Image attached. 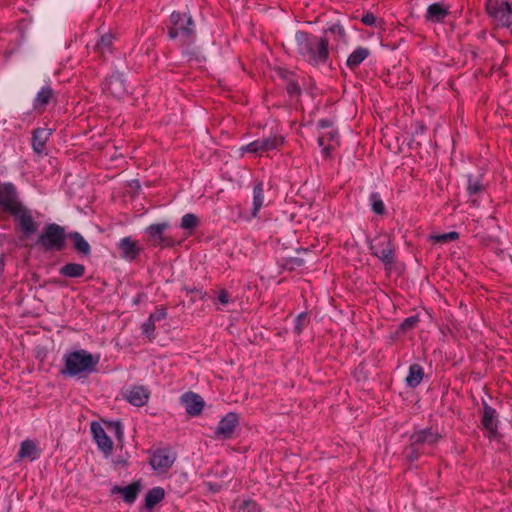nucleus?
Returning a JSON list of instances; mask_svg holds the SVG:
<instances>
[{"mask_svg":"<svg viewBox=\"0 0 512 512\" xmlns=\"http://www.w3.org/2000/svg\"><path fill=\"white\" fill-rule=\"evenodd\" d=\"M264 188L263 183L259 182L257 183L253 188V200H252V210L250 214H242L241 217L246 220L250 221L251 219L257 217L259 211L264 206Z\"/></svg>","mask_w":512,"mask_h":512,"instance_id":"dca6fc26","label":"nucleus"},{"mask_svg":"<svg viewBox=\"0 0 512 512\" xmlns=\"http://www.w3.org/2000/svg\"><path fill=\"white\" fill-rule=\"evenodd\" d=\"M458 238H459V234L457 232H455V231H451V232H447V233H443V234H436V235H431L430 236V239L433 242L441 243V244L455 241Z\"/></svg>","mask_w":512,"mask_h":512,"instance_id":"473e14b6","label":"nucleus"},{"mask_svg":"<svg viewBox=\"0 0 512 512\" xmlns=\"http://www.w3.org/2000/svg\"><path fill=\"white\" fill-rule=\"evenodd\" d=\"M52 97L53 91L49 87L42 88L36 98L37 105L40 107L47 105Z\"/></svg>","mask_w":512,"mask_h":512,"instance_id":"f704fd0d","label":"nucleus"},{"mask_svg":"<svg viewBox=\"0 0 512 512\" xmlns=\"http://www.w3.org/2000/svg\"><path fill=\"white\" fill-rule=\"evenodd\" d=\"M151 464H152L153 466L155 465V459H154V458L151 460Z\"/></svg>","mask_w":512,"mask_h":512,"instance_id":"8fccbe9b","label":"nucleus"},{"mask_svg":"<svg viewBox=\"0 0 512 512\" xmlns=\"http://www.w3.org/2000/svg\"><path fill=\"white\" fill-rule=\"evenodd\" d=\"M116 434H117V437H118L119 439H121V437H122V431H121V427H120V425H119V424H117V425H116Z\"/></svg>","mask_w":512,"mask_h":512,"instance_id":"49530a36","label":"nucleus"},{"mask_svg":"<svg viewBox=\"0 0 512 512\" xmlns=\"http://www.w3.org/2000/svg\"><path fill=\"white\" fill-rule=\"evenodd\" d=\"M284 143V139L280 135H273L268 138L257 139L241 148L242 152L261 154L274 149H278Z\"/></svg>","mask_w":512,"mask_h":512,"instance_id":"6e6552de","label":"nucleus"},{"mask_svg":"<svg viewBox=\"0 0 512 512\" xmlns=\"http://www.w3.org/2000/svg\"><path fill=\"white\" fill-rule=\"evenodd\" d=\"M486 9L498 26L512 25V5L502 0H486Z\"/></svg>","mask_w":512,"mask_h":512,"instance_id":"423d86ee","label":"nucleus"},{"mask_svg":"<svg viewBox=\"0 0 512 512\" xmlns=\"http://www.w3.org/2000/svg\"><path fill=\"white\" fill-rule=\"evenodd\" d=\"M64 240V229L57 224H50L44 228L36 244L46 251L60 250L63 248Z\"/></svg>","mask_w":512,"mask_h":512,"instance_id":"39448f33","label":"nucleus"},{"mask_svg":"<svg viewBox=\"0 0 512 512\" xmlns=\"http://www.w3.org/2000/svg\"><path fill=\"white\" fill-rule=\"evenodd\" d=\"M298 53L311 65L318 66L327 62L329 48L321 37L298 31L295 34Z\"/></svg>","mask_w":512,"mask_h":512,"instance_id":"f257e3e1","label":"nucleus"},{"mask_svg":"<svg viewBox=\"0 0 512 512\" xmlns=\"http://www.w3.org/2000/svg\"><path fill=\"white\" fill-rule=\"evenodd\" d=\"M153 315H151L149 321L143 325V332L148 336L155 331V324L152 322Z\"/></svg>","mask_w":512,"mask_h":512,"instance_id":"37998d69","label":"nucleus"},{"mask_svg":"<svg viewBox=\"0 0 512 512\" xmlns=\"http://www.w3.org/2000/svg\"><path fill=\"white\" fill-rule=\"evenodd\" d=\"M124 396L132 405L142 406L147 402L149 398V392L142 386H134L130 389H127L124 393Z\"/></svg>","mask_w":512,"mask_h":512,"instance_id":"6ab92c4d","label":"nucleus"},{"mask_svg":"<svg viewBox=\"0 0 512 512\" xmlns=\"http://www.w3.org/2000/svg\"><path fill=\"white\" fill-rule=\"evenodd\" d=\"M64 362L65 367L62 373L69 376H76L92 372L99 362V357L92 355L86 350H78L66 354Z\"/></svg>","mask_w":512,"mask_h":512,"instance_id":"7ed1b4c3","label":"nucleus"},{"mask_svg":"<svg viewBox=\"0 0 512 512\" xmlns=\"http://www.w3.org/2000/svg\"><path fill=\"white\" fill-rule=\"evenodd\" d=\"M361 22L367 26H376L377 18L373 13H366L361 17Z\"/></svg>","mask_w":512,"mask_h":512,"instance_id":"ea45409f","label":"nucleus"},{"mask_svg":"<svg viewBox=\"0 0 512 512\" xmlns=\"http://www.w3.org/2000/svg\"><path fill=\"white\" fill-rule=\"evenodd\" d=\"M238 421L239 418L236 413H227L218 423L215 430L216 437L219 439H229L238 425Z\"/></svg>","mask_w":512,"mask_h":512,"instance_id":"f8f14e48","label":"nucleus"},{"mask_svg":"<svg viewBox=\"0 0 512 512\" xmlns=\"http://www.w3.org/2000/svg\"><path fill=\"white\" fill-rule=\"evenodd\" d=\"M324 44L333 52L344 50L349 44V35L342 24L334 22L328 24L321 37Z\"/></svg>","mask_w":512,"mask_h":512,"instance_id":"20e7f679","label":"nucleus"},{"mask_svg":"<svg viewBox=\"0 0 512 512\" xmlns=\"http://www.w3.org/2000/svg\"><path fill=\"white\" fill-rule=\"evenodd\" d=\"M483 429L487 432L489 438L495 437L498 429V418L494 408L488 404L483 406V414L481 419Z\"/></svg>","mask_w":512,"mask_h":512,"instance_id":"2eb2a0df","label":"nucleus"},{"mask_svg":"<svg viewBox=\"0 0 512 512\" xmlns=\"http://www.w3.org/2000/svg\"><path fill=\"white\" fill-rule=\"evenodd\" d=\"M317 126L323 131L333 128L332 121L329 119L319 120Z\"/></svg>","mask_w":512,"mask_h":512,"instance_id":"c03bdc74","label":"nucleus"},{"mask_svg":"<svg viewBox=\"0 0 512 512\" xmlns=\"http://www.w3.org/2000/svg\"><path fill=\"white\" fill-rule=\"evenodd\" d=\"M308 323V315L306 313H300L296 319H295V326H294V330L297 334H300L304 327L307 325Z\"/></svg>","mask_w":512,"mask_h":512,"instance_id":"e433bc0d","label":"nucleus"},{"mask_svg":"<svg viewBox=\"0 0 512 512\" xmlns=\"http://www.w3.org/2000/svg\"><path fill=\"white\" fill-rule=\"evenodd\" d=\"M4 269V260L3 257H0V275L2 274Z\"/></svg>","mask_w":512,"mask_h":512,"instance_id":"de8ad7c7","label":"nucleus"},{"mask_svg":"<svg viewBox=\"0 0 512 512\" xmlns=\"http://www.w3.org/2000/svg\"><path fill=\"white\" fill-rule=\"evenodd\" d=\"M162 246L166 245L165 240L162 238L161 240Z\"/></svg>","mask_w":512,"mask_h":512,"instance_id":"09e8293b","label":"nucleus"},{"mask_svg":"<svg viewBox=\"0 0 512 512\" xmlns=\"http://www.w3.org/2000/svg\"><path fill=\"white\" fill-rule=\"evenodd\" d=\"M91 431L98 447L107 455L111 454L113 450V442L108 437L103 427L98 423H92Z\"/></svg>","mask_w":512,"mask_h":512,"instance_id":"f3484780","label":"nucleus"},{"mask_svg":"<svg viewBox=\"0 0 512 512\" xmlns=\"http://www.w3.org/2000/svg\"><path fill=\"white\" fill-rule=\"evenodd\" d=\"M448 15V7L441 3H433L428 6L425 19L428 22L440 23Z\"/></svg>","mask_w":512,"mask_h":512,"instance_id":"aec40b11","label":"nucleus"},{"mask_svg":"<svg viewBox=\"0 0 512 512\" xmlns=\"http://www.w3.org/2000/svg\"><path fill=\"white\" fill-rule=\"evenodd\" d=\"M288 90H289L290 93L298 92L299 91V87L295 83H290L289 86H288Z\"/></svg>","mask_w":512,"mask_h":512,"instance_id":"a18cd8bd","label":"nucleus"},{"mask_svg":"<svg viewBox=\"0 0 512 512\" xmlns=\"http://www.w3.org/2000/svg\"><path fill=\"white\" fill-rule=\"evenodd\" d=\"M147 231L150 236V239L153 241V244L158 245L160 243V225H151Z\"/></svg>","mask_w":512,"mask_h":512,"instance_id":"4c0bfd02","label":"nucleus"},{"mask_svg":"<svg viewBox=\"0 0 512 512\" xmlns=\"http://www.w3.org/2000/svg\"><path fill=\"white\" fill-rule=\"evenodd\" d=\"M12 215L15 216L21 230L26 235H31L37 230V223L33 220L31 213L22 205L18 207Z\"/></svg>","mask_w":512,"mask_h":512,"instance_id":"4468645a","label":"nucleus"},{"mask_svg":"<svg viewBox=\"0 0 512 512\" xmlns=\"http://www.w3.org/2000/svg\"><path fill=\"white\" fill-rule=\"evenodd\" d=\"M37 454L36 443L32 440H25L21 443V448L18 453L19 460L28 458L34 460Z\"/></svg>","mask_w":512,"mask_h":512,"instance_id":"393cba45","label":"nucleus"},{"mask_svg":"<svg viewBox=\"0 0 512 512\" xmlns=\"http://www.w3.org/2000/svg\"><path fill=\"white\" fill-rule=\"evenodd\" d=\"M160 501V489L153 488L145 497V508L151 512V509Z\"/></svg>","mask_w":512,"mask_h":512,"instance_id":"2f4dec72","label":"nucleus"},{"mask_svg":"<svg viewBox=\"0 0 512 512\" xmlns=\"http://www.w3.org/2000/svg\"><path fill=\"white\" fill-rule=\"evenodd\" d=\"M372 254L379 258L384 264L392 265L395 261L394 250L391 239L386 236H379L370 245Z\"/></svg>","mask_w":512,"mask_h":512,"instance_id":"0eeeda50","label":"nucleus"},{"mask_svg":"<svg viewBox=\"0 0 512 512\" xmlns=\"http://www.w3.org/2000/svg\"><path fill=\"white\" fill-rule=\"evenodd\" d=\"M70 239L74 243L75 249L84 254L88 255L90 252V246L88 242L77 232L70 234Z\"/></svg>","mask_w":512,"mask_h":512,"instance_id":"c85d7f7f","label":"nucleus"},{"mask_svg":"<svg viewBox=\"0 0 512 512\" xmlns=\"http://www.w3.org/2000/svg\"><path fill=\"white\" fill-rule=\"evenodd\" d=\"M186 292H187V295H191V300L192 301H196L197 299H202L204 297V293L201 289H197V288H191V289H186Z\"/></svg>","mask_w":512,"mask_h":512,"instance_id":"79ce46f5","label":"nucleus"},{"mask_svg":"<svg viewBox=\"0 0 512 512\" xmlns=\"http://www.w3.org/2000/svg\"><path fill=\"white\" fill-rule=\"evenodd\" d=\"M370 55V51L365 47H357L354 51L348 56L346 60V65L349 69L353 70L357 68L368 56Z\"/></svg>","mask_w":512,"mask_h":512,"instance_id":"4be33fe9","label":"nucleus"},{"mask_svg":"<svg viewBox=\"0 0 512 512\" xmlns=\"http://www.w3.org/2000/svg\"><path fill=\"white\" fill-rule=\"evenodd\" d=\"M22 204L17 200L16 190L13 185L0 186V207L9 213H13Z\"/></svg>","mask_w":512,"mask_h":512,"instance_id":"9d476101","label":"nucleus"},{"mask_svg":"<svg viewBox=\"0 0 512 512\" xmlns=\"http://www.w3.org/2000/svg\"><path fill=\"white\" fill-rule=\"evenodd\" d=\"M418 322V317L416 316H411V317H408L406 318L402 323H401V328L403 330H408V329H412L415 327V325L417 324Z\"/></svg>","mask_w":512,"mask_h":512,"instance_id":"a19ab883","label":"nucleus"},{"mask_svg":"<svg viewBox=\"0 0 512 512\" xmlns=\"http://www.w3.org/2000/svg\"><path fill=\"white\" fill-rule=\"evenodd\" d=\"M141 487L142 486L140 481H135L125 487L116 485L112 487L111 493L120 494L126 503L132 504L137 498V495L139 494Z\"/></svg>","mask_w":512,"mask_h":512,"instance_id":"a211bd4d","label":"nucleus"},{"mask_svg":"<svg viewBox=\"0 0 512 512\" xmlns=\"http://www.w3.org/2000/svg\"><path fill=\"white\" fill-rule=\"evenodd\" d=\"M52 133V129L48 127L38 128L33 132L32 145L37 153H42L45 149V144Z\"/></svg>","mask_w":512,"mask_h":512,"instance_id":"412c9836","label":"nucleus"},{"mask_svg":"<svg viewBox=\"0 0 512 512\" xmlns=\"http://www.w3.org/2000/svg\"><path fill=\"white\" fill-rule=\"evenodd\" d=\"M176 460V453L171 449H163L162 450V470L164 468H169L173 465Z\"/></svg>","mask_w":512,"mask_h":512,"instance_id":"c9c22d12","label":"nucleus"},{"mask_svg":"<svg viewBox=\"0 0 512 512\" xmlns=\"http://www.w3.org/2000/svg\"><path fill=\"white\" fill-rule=\"evenodd\" d=\"M119 247L122 251V256L127 260L135 259L140 250L137 242L129 237L123 238L119 243Z\"/></svg>","mask_w":512,"mask_h":512,"instance_id":"5701e85b","label":"nucleus"},{"mask_svg":"<svg viewBox=\"0 0 512 512\" xmlns=\"http://www.w3.org/2000/svg\"><path fill=\"white\" fill-rule=\"evenodd\" d=\"M170 39L178 40L181 45L190 44L195 40V23L190 14L173 12L167 25Z\"/></svg>","mask_w":512,"mask_h":512,"instance_id":"f03ea898","label":"nucleus"},{"mask_svg":"<svg viewBox=\"0 0 512 512\" xmlns=\"http://www.w3.org/2000/svg\"><path fill=\"white\" fill-rule=\"evenodd\" d=\"M482 190H483V184L481 183L480 179L473 178L472 176H469L467 191H468L469 197L471 198V201L474 204L477 203V199H475L474 196L479 194Z\"/></svg>","mask_w":512,"mask_h":512,"instance_id":"cd10ccee","label":"nucleus"},{"mask_svg":"<svg viewBox=\"0 0 512 512\" xmlns=\"http://www.w3.org/2000/svg\"><path fill=\"white\" fill-rule=\"evenodd\" d=\"M114 37L112 34L107 33L101 36L100 40L96 45V50L100 54H104L105 52H109L113 45Z\"/></svg>","mask_w":512,"mask_h":512,"instance_id":"c756f323","label":"nucleus"},{"mask_svg":"<svg viewBox=\"0 0 512 512\" xmlns=\"http://www.w3.org/2000/svg\"><path fill=\"white\" fill-rule=\"evenodd\" d=\"M85 272V267L78 263H69L64 265L60 273L66 277H81Z\"/></svg>","mask_w":512,"mask_h":512,"instance_id":"bb28decb","label":"nucleus"},{"mask_svg":"<svg viewBox=\"0 0 512 512\" xmlns=\"http://www.w3.org/2000/svg\"><path fill=\"white\" fill-rule=\"evenodd\" d=\"M217 299L222 306H226L232 301L230 293L225 289L219 291Z\"/></svg>","mask_w":512,"mask_h":512,"instance_id":"58836bf2","label":"nucleus"},{"mask_svg":"<svg viewBox=\"0 0 512 512\" xmlns=\"http://www.w3.org/2000/svg\"><path fill=\"white\" fill-rule=\"evenodd\" d=\"M439 434L432 431L431 429H423L416 431L411 435V448L412 453L408 455L411 460H416L418 455L415 452L419 449L422 444L433 445L439 439Z\"/></svg>","mask_w":512,"mask_h":512,"instance_id":"1a4fd4ad","label":"nucleus"},{"mask_svg":"<svg viewBox=\"0 0 512 512\" xmlns=\"http://www.w3.org/2000/svg\"><path fill=\"white\" fill-rule=\"evenodd\" d=\"M233 509L235 512H258V504L253 500L237 499L234 501Z\"/></svg>","mask_w":512,"mask_h":512,"instance_id":"a878e982","label":"nucleus"},{"mask_svg":"<svg viewBox=\"0 0 512 512\" xmlns=\"http://www.w3.org/2000/svg\"><path fill=\"white\" fill-rule=\"evenodd\" d=\"M181 403L189 416L200 415L205 405L203 398L194 392L183 394L181 396Z\"/></svg>","mask_w":512,"mask_h":512,"instance_id":"ddd939ff","label":"nucleus"},{"mask_svg":"<svg viewBox=\"0 0 512 512\" xmlns=\"http://www.w3.org/2000/svg\"><path fill=\"white\" fill-rule=\"evenodd\" d=\"M318 145L321 147V153L325 158L331 156V151L339 145L338 131L334 128L322 131L318 136Z\"/></svg>","mask_w":512,"mask_h":512,"instance_id":"9b49d317","label":"nucleus"},{"mask_svg":"<svg viewBox=\"0 0 512 512\" xmlns=\"http://www.w3.org/2000/svg\"><path fill=\"white\" fill-rule=\"evenodd\" d=\"M199 223V219L195 214L187 213L181 219V227L184 230L192 231Z\"/></svg>","mask_w":512,"mask_h":512,"instance_id":"72a5a7b5","label":"nucleus"},{"mask_svg":"<svg viewBox=\"0 0 512 512\" xmlns=\"http://www.w3.org/2000/svg\"><path fill=\"white\" fill-rule=\"evenodd\" d=\"M423 376L424 371L422 366L419 364H412L409 367V371L405 379L407 386L411 388L417 387L421 383Z\"/></svg>","mask_w":512,"mask_h":512,"instance_id":"b1692460","label":"nucleus"},{"mask_svg":"<svg viewBox=\"0 0 512 512\" xmlns=\"http://www.w3.org/2000/svg\"><path fill=\"white\" fill-rule=\"evenodd\" d=\"M371 209L374 213L382 215L385 211V205L381 199V196L377 192L371 193L369 197Z\"/></svg>","mask_w":512,"mask_h":512,"instance_id":"7c9ffc66","label":"nucleus"}]
</instances>
